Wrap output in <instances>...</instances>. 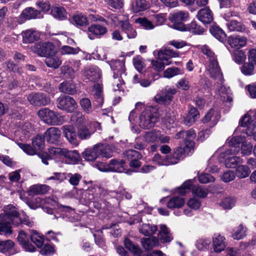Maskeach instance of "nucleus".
Segmentation results:
<instances>
[{"instance_id":"obj_1","label":"nucleus","mask_w":256,"mask_h":256,"mask_svg":"<svg viewBox=\"0 0 256 256\" xmlns=\"http://www.w3.org/2000/svg\"><path fill=\"white\" fill-rule=\"evenodd\" d=\"M20 213L11 204L4 207V212L0 214V234L6 236L12 234V224L18 226L22 222Z\"/></svg>"},{"instance_id":"obj_2","label":"nucleus","mask_w":256,"mask_h":256,"mask_svg":"<svg viewBox=\"0 0 256 256\" xmlns=\"http://www.w3.org/2000/svg\"><path fill=\"white\" fill-rule=\"evenodd\" d=\"M200 49L202 52L208 58L210 64L208 68V71L210 76L214 80H218L222 82V74L220 72V68L218 64L216 56L206 45L202 46Z\"/></svg>"},{"instance_id":"obj_3","label":"nucleus","mask_w":256,"mask_h":256,"mask_svg":"<svg viewBox=\"0 0 256 256\" xmlns=\"http://www.w3.org/2000/svg\"><path fill=\"white\" fill-rule=\"evenodd\" d=\"M158 108L154 106H147L139 116V125L140 127L150 129L158 122L159 115Z\"/></svg>"},{"instance_id":"obj_4","label":"nucleus","mask_w":256,"mask_h":256,"mask_svg":"<svg viewBox=\"0 0 256 256\" xmlns=\"http://www.w3.org/2000/svg\"><path fill=\"white\" fill-rule=\"evenodd\" d=\"M109 64L114 72L113 90H119L124 84L122 75L126 76L124 63L120 60H112L110 62Z\"/></svg>"},{"instance_id":"obj_5","label":"nucleus","mask_w":256,"mask_h":256,"mask_svg":"<svg viewBox=\"0 0 256 256\" xmlns=\"http://www.w3.org/2000/svg\"><path fill=\"white\" fill-rule=\"evenodd\" d=\"M37 114L44 123L49 126H60L62 124L65 120L64 116L48 108L40 110Z\"/></svg>"},{"instance_id":"obj_6","label":"nucleus","mask_w":256,"mask_h":256,"mask_svg":"<svg viewBox=\"0 0 256 256\" xmlns=\"http://www.w3.org/2000/svg\"><path fill=\"white\" fill-rule=\"evenodd\" d=\"M169 20L173 22L172 28L179 30L184 31L186 30V26L182 22L188 18V14L184 11H178L169 16Z\"/></svg>"},{"instance_id":"obj_7","label":"nucleus","mask_w":256,"mask_h":256,"mask_svg":"<svg viewBox=\"0 0 256 256\" xmlns=\"http://www.w3.org/2000/svg\"><path fill=\"white\" fill-rule=\"evenodd\" d=\"M192 188L193 194L198 197L205 198L208 194V190L205 188L200 186H192L191 180L185 182L178 188V193L181 194H184L189 192Z\"/></svg>"},{"instance_id":"obj_8","label":"nucleus","mask_w":256,"mask_h":256,"mask_svg":"<svg viewBox=\"0 0 256 256\" xmlns=\"http://www.w3.org/2000/svg\"><path fill=\"white\" fill-rule=\"evenodd\" d=\"M32 51L41 56H46L54 54V46L50 42L38 43L32 46Z\"/></svg>"},{"instance_id":"obj_9","label":"nucleus","mask_w":256,"mask_h":256,"mask_svg":"<svg viewBox=\"0 0 256 256\" xmlns=\"http://www.w3.org/2000/svg\"><path fill=\"white\" fill-rule=\"evenodd\" d=\"M176 90L174 88L166 87L154 97L158 103L163 104H168L172 101L174 96L176 94Z\"/></svg>"},{"instance_id":"obj_10","label":"nucleus","mask_w":256,"mask_h":256,"mask_svg":"<svg viewBox=\"0 0 256 256\" xmlns=\"http://www.w3.org/2000/svg\"><path fill=\"white\" fill-rule=\"evenodd\" d=\"M57 107L61 110H65L68 112H72L76 108V103L72 97L68 96H63L57 99Z\"/></svg>"},{"instance_id":"obj_11","label":"nucleus","mask_w":256,"mask_h":256,"mask_svg":"<svg viewBox=\"0 0 256 256\" xmlns=\"http://www.w3.org/2000/svg\"><path fill=\"white\" fill-rule=\"evenodd\" d=\"M30 102L36 106H44L50 104V99L46 94L42 92L32 93L27 96Z\"/></svg>"},{"instance_id":"obj_12","label":"nucleus","mask_w":256,"mask_h":256,"mask_svg":"<svg viewBox=\"0 0 256 256\" xmlns=\"http://www.w3.org/2000/svg\"><path fill=\"white\" fill-rule=\"evenodd\" d=\"M228 146H230V148L224 152H221L218 156V161L220 162H222V160L224 159L226 160V157L228 155L236 154H238L240 150V140L238 138H233L228 142Z\"/></svg>"},{"instance_id":"obj_13","label":"nucleus","mask_w":256,"mask_h":256,"mask_svg":"<svg viewBox=\"0 0 256 256\" xmlns=\"http://www.w3.org/2000/svg\"><path fill=\"white\" fill-rule=\"evenodd\" d=\"M42 18L41 14L38 10L32 7L26 8L24 9L18 17V22L22 24L26 20L32 19L40 18Z\"/></svg>"},{"instance_id":"obj_14","label":"nucleus","mask_w":256,"mask_h":256,"mask_svg":"<svg viewBox=\"0 0 256 256\" xmlns=\"http://www.w3.org/2000/svg\"><path fill=\"white\" fill-rule=\"evenodd\" d=\"M124 157L126 158L129 161V165L131 168H139L141 162L139 161L142 158V155L138 151L129 150H126L124 154Z\"/></svg>"},{"instance_id":"obj_15","label":"nucleus","mask_w":256,"mask_h":256,"mask_svg":"<svg viewBox=\"0 0 256 256\" xmlns=\"http://www.w3.org/2000/svg\"><path fill=\"white\" fill-rule=\"evenodd\" d=\"M61 136L60 130L56 127L48 128L44 134V138L47 142L56 144L60 142Z\"/></svg>"},{"instance_id":"obj_16","label":"nucleus","mask_w":256,"mask_h":256,"mask_svg":"<svg viewBox=\"0 0 256 256\" xmlns=\"http://www.w3.org/2000/svg\"><path fill=\"white\" fill-rule=\"evenodd\" d=\"M102 72L96 66H91L85 70L84 72V80L87 82H96L101 78Z\"/></svg>"},{"instance_id":"obj_17","label":"nucleus","mask_w":256,"mask_h":256,"mask_svg":"<svg viewBox=\"0 0 256 256\" xmlns=\"http://www.w3.org/2000/svg\"><path fill=\"white\" fill-rule=\"evenodd\" d=\"M18 241L22 248L26 251L34 252L35 247L31 244L30 236L28 235L24 231H20L17 237Z\"/></svg>"},{"instance_id":"obj_18","label":"nucleus","mask_w":256,"mask_h":256,"mask_svg":"<svg viewBox=\"0 0 256 256\" xmlns=\"http://www.w3.org/2000/svg\"><path fill=\"white\" fill-rule=\"evenodd\" d=\"M107 32V28L98 24H92L88 28V36L91 40L99 38Z\"/></svg>"},{"instance_id":"obj_19","label":"nucleus","mask_w":256,"mask_h":256,"mask_svg":"<svg viewBox=\"0 0 256 256\" xmlns=\"http://www.w3.org/2000/svg\"><path fill=\"white\" fill-rule=\"evenodd\" d=\"M64 135L69 142L74 146L78 144L76 134L74 127L71 125H65L62 127Z\"/></svg>"},{"instance_id":"obj_20","label":"nucleus","mask_w":256,"mask_h":256,"mask_svg":"<svg viewBox=\"0 0 256 256\" xmlns=\"http://www.w3.org/2000/svg\"><path fill=\"white\" fill-rule=\"evenodd\" d=\"M22 42L24 44L32 43L40 38L39 32L34 29H28L22 32Z\"/></svg>"},{"instance_id":"obj_21","label":"nucleus","mask_w":256,"mask_h":256,"mask_svg":"<svg viewBox=\"0 0 256 256\" xmlns=\"http://www.w3.org/2000/svg\"><path fill=\"white\" fill-rule=\"evenodd\" d=\"M212 246L214 252H220L224 250L226 244L224 236L218 233L214 234L212 237Z\"/></svg>"},{"instance_id":"obj_22","label":"nucleus","mask_w":256,"mask_h":256,"mask_svg":"<svg viewBox=\"0 0 256 256\" xmlns=\"http://www.w3.org/2000/svg\"><path fill=\"white\" fill-rule=\"evenodd\" d=\"M197 17L204 24H210L213 20L212 12L208 7L200 9L198 12Z\"/></svg>"},{"instance_id":"obj_23","label":"nucleus","mask_w":256,"mask_h":256,"mask_svg":"<svg viewBox=\"0 0 256 256\" xmlns=\"http://www.w3.org/2000/svg\"><path fill=\"white\" fill-rule=\"evenodd\" d=\"M247 39L240 36H230L228 38V42L232 48L239 49L246 45Z\"/></svg>"},{"instance_id":"obj_24","label":"nucleus","mask_w":256,"mask_h":256,"mask_svg":"<svg viewBox=\"0 0 256 256\" xmlns=\"http://www.w3.org/2000/svg\"><path fill=\"white\" fill-rule=\"evenodd\" d=\"M66 158V162L69 164H76L80 160V156L76 150L69 151L66 149L63 156Z\"/></svg>"},{"instance_id":"obj_25","label":"nucleus","mask_w":256,"mask_h":256,"mask_svg":"<svg viewBox=\"0 0 256 256\" xmlns=\"http://www.w3.org/2000/svg\"><path fill=\"white\" fill-rule=\"evenodd\" d=\"M198 118L199 113L198 110L194 108H192L184 118V124L188 126H190L192 125Z\"/></svg>"},{"instance_id":"obj_26","label":"nucleus","mask_w":256,"mask_h":256,"mask_svg":"<svg viewBox=\"0 0 256 256\" xmlns=\"http://www.w3.org/2000/svg\"><path fill=\"white\" fill-rule=\"evenodd\" d=\"M246 228L243 224H240L232 230L231 236L234 240H240L246 236Z\"/></svg>"},{"instance_id":"obj_27","label":"nucleus","mask_w":256,"mask_h":256,"mask_svg":"<svg viewBox=\"0 0 256 256\" xmlns=\"http://www.w3.org/2000/svg\"><path fill=\"white\" fill-rule=\"evenodd\" d=\"M185 140L184 144L186 148L192 150L194 146V140L196 136L195 131L193 129H190L188 130L184 131Z\"/></svg>"},{"instance_id":"obj_28","label":"nucleus","mask_w":256,"mask_h":256,"mask_svg":"<svg viewBox=\"0 0 256 256\" xmlns=\"http://www.w3.org/2000/svg\"><path fill=\"white\" fill-rule=\"evenodd\" d=\"M98 156L102 158H110L112 156L113 148L110 145L98 144Z\"/></svg>"},{"instance_id":"obj_29","label":"nucleus","mask_w":256,"mask_h":256,"mask_svg":"<svg viewBox=\"0 0 256 256\" xmlns=\"http://www.w3.org/2000/svg\"><path fill=\"white\" fill-rule=\"evenodd\" d=\"M51 14L56 19L64 20L67 18V12L64 7L55 6L51 8Z\"/></svg>"},{"instance_id":"obj_30","label":"nucleus","mask_w":256,"mask_h":256,"mask_svg":"<svg viewBox=\"0 0 256 256\" xmlns=\"http://www.w3.org/2000/svg\"><path fill=\"white\" fill-rule=\"evenodd\" d=\"M97 144L95 145L92 148L86 150L82 153V156L84 158L88 161H93L99 157Z\"/></svg>"},{"instance_id":"obj_31","label":"nucleus","mask_w":256,"mask_h":256,"mask_svg":"<svg viewBox=\"0 0 256 256\" xmlns=\"http://www.w3.org/2000/svg\"><path fill=\"white\" fill-rule=\"evenodd\" d=\"M220 116L218 113L212 110H210L205 115L202 120L204 123L210 122V126L212 127L216 124Z\"/></svg>"},{"instance_id":"obj_32","label":"nucleus","mask_w":256,"mask_h":256,"mask_svg":"<svg viewBox=\"0 0 256 256\" xmlns=\"http://www.w3.org/2000/svg\"><path fill=\"white\" fill-rule=\"evenodd\" d=\"M125 161L123 160L120 162L113 159L110 160V171L118 172H125L126 169L124 168Z\"/></svg>"},{"instance_id":"obj_33","label":"nucleus","mask_w":256,"mask_h":256,"mask_svg":"<svg viewBox=\"0 0 256 256\" xmlns=\"http://www.w3.org/2000/svg\"><path fill=\"white\" fill-rule=\"evenodd\" d=\"M120 27L122 31L126 34L128 38H133L136 37V31L128 20L122 22Z\"/></svg>"},{"instance_id":"obj_34","label":"nucleus","mask_w":256,"mask_h":256,"mask_svg":"<svg viewBox=\"0 0 256 256\" xmlns=\"http://www.w3.org/2000/svg\"><path fill=\"white\" fill-rule=\"evenodd\" d=\"M45 62L48 67L56 69L62 64V60L58 56L52 54L46 56Z\"/></svg>"},{"instance_id":"obj_35","label":"nucleus","mask_w":256,"mask_h":256,"mask_svg":"<svg viewBox=\"0 0 256 256\" xmlns=\"http://www.w3.org/2000/svg\"><path fill=\"white\" fill-rule=\"evenodd\" d=\"M158 238L162 242H170L172 240V234L166 225H160Z\"/></svg>"},{"instance_id":"obj_36","label":"nucleus","mask_w":256,"mask_h":256,"mask_svg":"<svg viewBox=\"0 0 256 256\" xmlns=\"http://www.w3.org/2000/svg\"><path fill=\"white\" fill-rule=\"evenodd\" d=\"M157 230L156 226L149 224H142L139 228V232L146 236H152L154 234Z\"/></svg>"},{"instance_id":"obj_37","label":"nucleus","mask_w":256,"mask_h":256,"mask_svg":"<svg viewBox=\"0 0 256 256\" xmlns=\"http://www.w3.org/2000/svg\"><path fill=\"white\" fill-rule=\"evenodd\" d=\"M212 34L221 42L226 40V34L220 27L216 26H212L210 29Z\"/></svg>"},{"instance_id":"obj_38","label":"nucleus","mask_w":256,"mask_h":256,"mask_svg":"<svg viewBox=\"0 0 256 256\" xmlns=\"http://www.w3.org/2000/svg\"><path fill=\"white\" fill-rule=\"evenodd\" d=\"M94 130H92L86 126H80L78 130V136L82 140L89 139L94 133Z\"/></svg>"},{"instance_id":"obj_39","label":"nucleus","mask_w":256,"mask_h":256,"mask_svg":"<svg viewBox=\"0 0 256 256\" xmlns=\"http://www.w3.org/2000/svg\"><path fill=\"white\" fill-rule=\"evenodd\" d=\"M162 122L168 128L174 127L175 117L173 112L170 110L166 111L164 116L162 118Z\"/></svg>"},{"instance_id":"obj_40","label":"nucleus","mask_w":256,"mask_h":256,"mask_svg":"<svg viewBox=\"0 0 256 256\" xmlns=\"http://www.w3.org/2000/svg\"><path fill=\"white\" fill-rule=\"evenodd\" d=\"M184 204V199L179 196H173L167 202L166 206L170 209L179 208Z\"/></svg>"},{"instance_id":"obj_41","label":"nucleus","mask_w":256,"mask_h":256,"mask_svg":"<svg viewBox=\"0 0 256 256\" xmlns=\"http://www.w3.org/2000/svg\"><path fill=\"white\" fill-rule=\"evenodd\" d=\"M141 242L142 246L146 250H150L158 244V240L156 237L143 238Z\"/></svg>"},{"instance_id":"obj_42","label":"nucleus","mask_w":256,"mask_h":256,"mask_svg":"<svg viewBox=\"0 0 256 256\" xmlns=\"http://www.w3.org/2000/svg\"><path fill=\"white\" fill-rule=\"evenodd\" d=\"M30 240L38 248H42L44 245V238L36 230H32L30 232Z\"/></svg>"},{"instance_id":"obj_43","label":"nucleus","mask_w":256,"mask_h":256,"mask_svg":"<svg viewBox=\"0 0 256 256\" xmlns=\"http://www.w3.org/2000/svg\"><path fill=\"white\" fill-rule=\"evenodd\" d=\"M226 26L230 31L242 32L246 30L242 22L235 20L230 21L226 24Z\"/></svg>"},{"instance_id":"obj_44","label":"nucleus","mask_w":256,"mask_h":256,"mask_svg":"<svg viewBox=\"0 0 256 256\" xmlns=\"http://www.w3.org/2000/svg\"><path fill=\"white\" fill-rule=\"evenodd\" d=\"M14 243L12 240L0 241V251L3 253L11 254Z\"/></svg>"},{"instance_id":"obj_45","label":"nucleus","mask_w":256,"mask_h":256,"mask_svg":"<svg viewBox=\"0 0 256 256\" xmlns=\"http://www.w3.org/2000/svg\"><path fill=\"white\" fill-rule=\"evenodd\" d=\"M250 173L249 167L246 165H240L236 170V176L239 178H244L248 177Z\"/></svg>"},{"instance_id":"obj_46","label":"nucleus","mask_w":256,"mask_h":256,"mask_svg":"<svg viewBox=\"0 0 256 256\" xmlns=\"http://www.w3.org/2000/svg\"><path fill=\"white\" fill-rule=\"evenodd\" d=\"M60 90L65 94H73L76 92V86L74 84L69 82H63L59 86Z\"/></svg>"},{"instance_id":"obj_47","label":"nucleus","mask_w":256,"mask_h":256,"mask_svg":"<svg viewBox=\"0 0 256 256\" xmlns=\"http://www.w3.org/2000/svg\"><path fill=\"white\" fill-rule=\"evenodd\" d=\"M148 7V4L146 0H134L132 4V10L136 12L144 10Z\"/></svg>"},{"instance_id":"obj_48","label":"nucleus","mask_w":256,"mask_h":256,"mask_svg":"<svg viewBox=\"0 0 256 256\" xmlns=\"http://www.w3.org/2000/svg\"><path fill=\"white\" fill-rule=\"evenodd\" d=\"M108 194L112 198H116L118 200H122L124 196L128 200H130L132 198V196L130 194L125 192V190H123L110 192Z\"/></svg>"},{"instance_id":"obj_49","label":"nucleus","mask_w":256,"mask_h":256,"mask_svg":"<svg viewBox=\"0 0 256 256\" xmlns=\"http://www.w3.org/2000/svg\"><path fill=\"white\" fill-rule=\"evenodd\" d=\"M50 187L46 185H34L30 187V192L32 194H43L47 192Z\"/></svg>"},{"instance_id":"obj_50","label":"nucleus","mask_w":256,"mask_h":256,"mask_svg":"<svg viewBox=\"0 0 256 256\" xmlns=\"http://www.w3.org/2000/svg\"><path fill=\"white\" fill-rule=\"evenodd\" d=\"M32 126L29 123H26L21 126L18 131V134L21 132L23 135L20 137V140H23L25 138H29L30 135Z\"/></svg>"},{"instance_id":"obj_51","label":"nucleus","mask_w":256,"mask_h":256,"mask_svg":"<svg viewBox=\"0 0 256 256\" xmlns=\"http://www.w3.org/2000/svg\"><path fill=\"white\" fill-rule=\"evenodd\" d=\"M243 162V160L240 156H231L227 158L225 160V165L226 167L234 168L238 164Z\"/></svg>"},{"instance_id":"obj_52","label":"nucleus","mask_w":256,"mask_h":256,"mask_svg":"<svg viewBox=\"0 0 256 256\" xmlns=\"http://www.w3.org/2000/svg\"><path fill=\"white\" fill-rule=\"evenodd\" d=\"M184 30L189 31L194 34H200L204 32V29L198 26L195 21H193L186 26V30Z\"/></svg>"},{"instance_id":"obj_53","label":"nucleus","mask_w":256,"mask_h":256,"mask_svg":"<svg viewBox=\"0 0 256 256\" xmlns=\"http://www.w3.org/2000/svg\"><path fill=\"white\" fill-rule=\"evenodd\" d=\"M182 74H183V71L179 68L176 67L168 68L164 72V77L168 78Z\"/></svg>"},{"instance_id":"obj_54","label":"nucleus","mask_w":256,"mask_h":256,"mask_svg":"<svg viewBox=\"0 0 256 256\" xmlns=\"http://www.w3.org/2000/svg\"><path fill=\"white\" fill-rule=\"evenodd\" d=\"M80 103L82 110L86 113L90 114L93 112L91 102L88 98L81 99Z\"/></svg>"},{"instance_id":"obj_55","label":"nucleus","mask_w":256,"mask_h":256,"mask_svg":"<svg viewBox=\"0 0 256 256\" xmlns=\"http://www.w3.org/2000/svg\"><path fill=\"white\" fill-rule=\"evenodd\" d=\"M158 130H153L146 132L144 135V138L147 142H158Z\"/></svg>"},{"instance_id":"obj_56","label":"nucleus","mask_w":256,"mask_h":256,"mask_svg":"<svg viewBox=\"0 0 256 256\" xmlns=\"http://www.w3.org/2000/svg\"><path fill=\"white\" fill-rule=\"evenodd\" d=\"M72 22L78 26H84L88 24V20L82 14L74 15L72 18Z\"/></svg>"},{"instance_id":"obj_57","label":"nucleus","mask_w":256,"mask_h":256,"mask_svg":"<svg viewBox=\"0 0 256 256\" xmlns=\"http://www.w3.org/2000/svg\"><path fill=\"white\" fill-rule=\"evenodd\" d=\"M254 64L251 62H246L241 67L242 72L246 76L252 75L254 74Z\"/></svg>"},{"instance_id":"obj_58","label":"nucleus","mask_w":256,"mask_h":256,"mask_svg":"<svg viewBox=\"0 0 256 256\" xmlns=\"http://www.w3.org/2000/svg\"><path fill=\"white\" fill-rule=\"evenodd\" d=\"M18 146L22 149L26 154L28 155H34L37 153V150L34 147L30 144H24L22 142H17Z\"/></svg>"},{"instance_id":"obj_59","label":"nucleus","mask_w":256,"mask_h":256,"mask_svg":"<svg viewBox=\"0 0 256 256\" xmlns=\"http://www.w3.org/2000/svg\"><path fill=\"white\" fill-rule=\"evenodd\" d=\"M235 198L231 197H228L224 198L220 203V206L224 209H230L235 204Z\"/></svg>"},{"instance_id":"obj_60","label":"nucleus","mask_w":256,"mask_h":256,"mask_svg":"<svg viewBox=\"0 0 256 256\" xmlns=\"http://www.w3.org/2000/svg\"><path fill=\"white\" fill-rule=\"evenodd\" d=\"M44 136L42 137L41 136L37 135L32 139V146L34 147L36 150L41 149L44 145Z\"/></svg>"},{"instance_id":"obj_61","label":"nucleus","mask_w":256,"mask_h":256,"mask_svg":"<svg viewBox=\"0 0 256 256\" xmlns=\"http://www.w3.org/2000/svg\"><path fill=\"white\" fill-rule=\"evenodd\" d=\"M136 22L140 24L146 30H152L155 27L152 22L146 18H138L136 20Z\"/></svg>"},{"instance_id":"obj_62","label":"nucleus","mask_w":256,"mask_h":256,"mask_svg":"<svg viewBox=\"0 0 256 256\" xmlns=\"http://www.w3.org/2000/svg\"><path fill=\"white\" fill-rule=\"evenodd\" d=\"M80 52L78 48H74L72 47L64 46H62L60 50V53L62 54H76Z\"/></svg>"},{"instance_id":"obj_63","label":"nucleus","mask_w":256,"mask_h":256,"mask_svg":"<svg viewBox=\"0 0 256 256\" xmlns=\"http://www.w3.org/2000/svg\"><path fill=\"white\" fill-rule=\"evenodd\" d=\"M66 178L64 174L54 172L53 175L48 178V180H54V184H58L61 182Z\"/></svg>"},{"instance_id":"obj_64","label":"nucleus","mask_w":256,"mask_h":256,"mask_svg":"<svg viewBox=\"0 0 256 256\" xmlns=\"http://www.w3.org/2000/svg\"><path fill=\"white\" fill-rule=\"evenodd\" d=\"M124 246L126 248H128L134 254H138L140 252V248L138 246L134 244L128 238L125 239Z\"/></svg>"}]
</instances>
